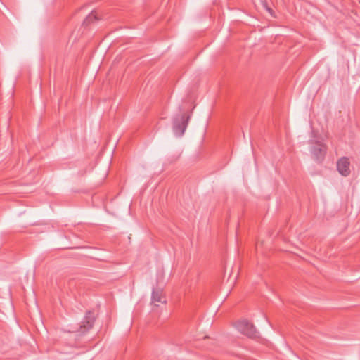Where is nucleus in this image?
<instances>
[{
  "label": "nucleus",
  "mask_w": 360,
  "mask_h": 360,
  "mask_svg": "<svg viewBox=\"0 0 360 360\" xmlns=\"http://www.w3.org/2000/svg\"><path fill=\"white\" fill-rule=\"evenodd\" d=\"M98 18H97V16H96V14L92 11L86 18L85 20H84L83 23L86 25H88L89 24H90L91 22H92L94 20H96Z\"/></svg>",
  "instance_id": "nucleus-7"
},
{
  "label": "nucleus",
  "mask_w": 360,
  "mask_h": 360,
  "mask_svg": "<svg viewBox=\"0 0 360 360\" xmlns=\"http://www.w3.org/2000/svg\"><path fill=\"white\" fill-rule=\"evenodd\" d=\"M152 302L158 306L157 303H165L166 300L162 295V290L160 289L153 290L152 292Z\"/></svg>",
  "instance_id": "nucleus-6"
},
{
  "label": "nucleus",
  "mask_w": 360,
  "mask_h": 360,
  "mask_svg": "<svg viewBox=\"0 0 360 360\" xmlns=\"http://www.w3.org/2000/svg\"><path fill=\"white\" fill-rule=\"evenodd\" d=\"M189 115H180L175 117L173 120V131L179 136H182L187 127Z\"/></svg>",
  "instance_id": "nucleus-2"
},
{
  "label": "nucleus",
  "mask_w": 360,
  "mask_h": 360,
  "mask_svg": "<svg viewBox=\"0 0 360 360\" xmlns=\"http://www.w3.org/2000/svg\"><path fill=\"white\" fill-rule=\"evenodd\" d=\"M94 321V313L91 311H88L80 324L78 333L81 335L86 333L93 327Z\"/></svg>",
  "instance_id": "nucleus-4"
},
{
  "label": "nucleus",
  "mask_w": 360,
  "mask_h": 360,
  "mask_svg": "<svg viewBox=\"0 0 360 360\" xmlns=\"http://www.w3.org/2000/svg\"><path fill=\"white\" fill-rule=\"evenodd\" d=\"M235 327L240 333L249 338H255L257 337L255 327L246 319L237 321L235 323Z\"/></svg>",
  "instance_id": "nucleus-1"
},
{
  "label": "nucleus",
  "mask_w": 360,
  "mask_h": 360,
  "mask_svg": "<svg viewBox=\"0 0 360 360\" xmlns=\"http://www.w3.org/2000/svg\"><path fill=\"white\" fill-rule=\"evenodd\" d=\"M350 162L347 157H342L337 162V170L343 176L349 175L351 171L349 169Z\"/></svg>",
  "instance_id": "nucleus-5"
},
{
  "label": "nucleus",
  "mask_w": 360,
  "mask_h": 360,
  "mask_svg": "<svg viewBox=\"0 0 360 360\" xmlns=\"http://www.w3.org/2000/svg\"><path fill=\"white\" fill-rule=\"evenodd\" d=\"M326 150V146L319 141H315V146H312L310 150L313 158L319 163H321L323 160Z\"/></svg>",
  "instance_id": "nucleus-3"
}]
</instances>
